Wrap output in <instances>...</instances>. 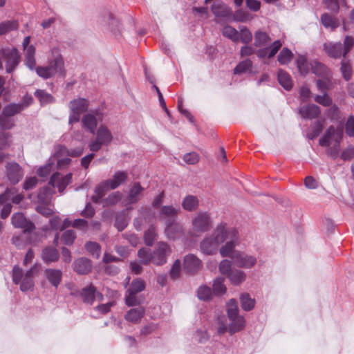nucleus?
Here are the masks:
<instances>
[{"label": "nucleus", "instance_id": "1", "mask_svg": "<svg viewBox=\"0 0 354 354\" xmlns=\"http://www.w3.org/2000/svg\"><path fill=\"white\" fill-rule=\"evenodd\" d=\"M239 243L238 231L234 227H227L224 223L216 225L212 233L205 236L200 243L201 251L206 255L219 253L227 257Z\"/></svg>", "mask_w": 354, "mask_h": 354}, {"label": "nucleus", "instance_id": "2", "mask_svg": "<svg viewBox=\"0 0 354 354\" xmlns=\"http://www.w3.org/2000/svg\"><path fill=\"white\" fill-rule=\"evenodd\" d=\"M37 263L33 265L26 272L18 266H15L12 269V281L15 284H19V288L22 292L30 290L34 287L33 276L38 271Z\"/></svg>", "mask_w": 354, "mask_h": 354}, {"label": "nucleus", "instance_id": "3", "mask_svg": "<svg viewBox=\"0 0 354 354\" xmlns=\"http://www.w3.org/2000/svg\"><path fill=\"white\" fill-rule=\"evenodd\" d=\"M57 51V50H53ZM53 60L46 66H35V71L37 75L43 79H49L59 74L62 77L65 76L64 63L63 58L57 52Z\"/></svg>", "mask_w": 354, "mask_h": 354}, {"label": "nucleus", "instance_id": "4", "mask_svg": "<svg viewBox=\"0 0 354 354\" xmlns=\"http://www.w3.org/2000/svg\"><path fill=\"white\" fill-rule=\"evenodd\" d=\"M145 288V282L141 278H136L133 279L130 283L129 287L127 289L124 301L125 304L128 306H134L141 304L145 298L140 295H138V293L143 291Z\"/></svg>", "mask_w": 354, "mask_h": 354}, {"label": "nucleus", "instance_id": "5", "mask_svg": "<svg viewBox=\"0 0 354 354\" xmlns=\"http://www.w3.org/2000/svg\"><path fill=\"white\" fill-rule=\"evenodd\" d=\"M1 58L6 62V73H12L19 65L21 56L19 50L15 48H1L0 49V59ZM3 66L1 60H0V69H3Z\"/></svg>", "mask_w": 354, "mask_h": 354}, {"label": "nucleus", "instance_id": "6", "mask_svg": "<svg viewBox=\"0 0 354 354\" xmlns=\"http://www.w3.org/2000/svg\"><path fill=\"white\" fill-rule=\"evenodd\" d=\"M192 227L193 232L197 234L209 231L212 227L210 215L206 212H198L192 219Z\"/></svg>", "mask_w": 354, "mask_h": 354}, {"label": "nucleus", "instance_id": "7", "mask_svg": "<svg viewBox=\"0 0 354 354\" xmlns=\"http://www.w3.org/2000/svg\"><path fill=\"white\" fill-rule=\"evenodd\" d=\"M113 140V136L108 127L100 126L96 132V138L91 140L88 145L91 151H99L102 146L109 145Z\"/></svg>", "mask_w": 354, "mask_h": 354}, {"label": "nucleus", "instance_id": "8", "mask_svg": "<svg viewBox=\"0 0 354 354\" xmlns=\"http://www.w3.org/2000/svg\"><path fill=\"white\" fill-rule=\"evenodd\" d=\"M88 108V101L85 98H77L70 102L69 109L71 111L69 116V124L77 122L80 120V115L85 112Z\"/></svg>", "mask_w": 354, "mask_h": 354}, {"label": "nucleus", "instance_id": "9", "mask_svg": "<svg viewBox=\"0 0 354 354\" xmlns=\"http://www.w3.org/2000/svg\"><path fill=\"white\" fill-rule=\"evenodd\" d=\"M228 257H231L234 263L239 268L249 269L252 268L257 262L255 256L234 250V249Z\"/></svg>", "mask_w": 354, "mask_h": 354}, {"label": "nucleus", "instance_id": "10", "mask_svg": "<svg viewBox=\"0 0 354 354\" xmlns=\"http://www.w3.org/2000/svg\"><path fill=\"white\" fill-rule=\"evenodd\" d=\"M171 252V249L166 242H158L152 252V263L156 266L164 265L167 262V256Z\"/></svg>", "mask_w": 354, "mask_h": 354}, {"label": "nucleus", "instance_id": "11", "mask_svg": "<svg viewBox=\"0 0 354 354\" xmlns=\"http://www.w3.org/2000/svg\"><path fill=\"white\" fill-rule=\"evenodd\" d=\"M82 301L87 305H93L95 301L100 302L104 299V295L92 284L83 288L80 293Z\"/></svg>", "mask_w": 354, "mask_h": 354}, {"label": "nucleus", "instance_id": "12", "mask_svg": "<svg viewBox=\"0 0 354 354\" xmlns=\"http://www.w3.org/2000/svg\"><path fill=\"white\" fill-rule=\"evenodd\" d=\"M342 137L343 131L342 128H335L333 126H330L319 140V145L322 147H329L332 141L340 142Z\"/></svg>", "mask_w": 354, "mask_h": 354}, {"label": "nucleus", "instance_id": "13", "mask_svg": "<svg viewBox=\"0 0 354 354\" xmlns=\"http://www.w3.org/2000/svg\"><path fill=\"white\" fill-rule=\"evenodd\" d=\"M102 120V114L99 111H90L85 114L82 119L83 127L87 129L91 133H94L97 122Z\"/></svg>", "mask_w": 354, "mask_h": 354}, {"label": "nucleus", "instance_id": "14", "mask_svg": "<svg viewBox=\"0 0 354 354\" xmlns=\"http://www.w3.org/2000/svg\"><path fill=\"white\" fill-rule=\"evenodd\" d=\"M71 173L63 176L59 172H55L52 175L49 181V184L53 187H57L58 191L62 193L64 192L67 185L71 183Z\"/></svg>", "mask_w": 354, "mask_h": 354}, {"label": "nucleus", "instance_id": "15", "mask_svg": "<svg viewBox=\"0 0 354 354\" xmlns=\"http://www.w3.org/2000/svg\"><path fill=\"white\" fill-rule=\"evenodd\" d=\"M6 174L9 181L15 185L19 182L24 176L22 168L15 162H11L6 165Z\"/></svg>", "mask_w": 354, "mask_h": 354}, {"label": "nucleus", "instance_id": "16", "mask_svg": "<svg viewBox=\"0 0 354 354\" xmlns=\"http://www.w3.org/2000/svg\"><path fill=\"white\" fill-rule=\"evenodd\" d=\"M179 210L178 207L172 205H164L160 209L158 218L160 221H164L165 225L175 222Z\"/></svg>", "mask_w": 354, "mask_h": 354}, {"label": "nucleus", "instance_id": "17", "mask_svg": "<svg viewBox=\"0 0 354 354\" xmlns=\"http://www.w3.org/2000/svg\"><path fill=\"white\" fill-rule=\"evenodd\" d=\"M165 235L169 240H175L183 235V225L177 222L168 223L165 225Z\"/></svg>", "mask_w": 354, "mask_h": 354}, {"label": "nucleus", "instance_id": "18", "mask_svg": "<svg viewBox=\"0 0 354 354\" xmlns=\"http://www.w3.org/2000/svg\"><path fill=\"white\" fill-rule=\"evenodd\" d=\"M202 267V261L194 254H187L184 258L183 268L189 273L198 272Z\"/></svg>", "mask_w": 354, "mask_h": 354}, {"label": "nucleus", "instance_id": "19", "mask_svg": "<svg viewBox=\"0 0 354 354\" xmlns=\"http://www.w3.org/2000/svg\"><path fill=\"white\" fill-rule=\"evenodd\" d=\"M12 223L15 227L24 229L25 232H31L35 228L33 223L28 221L21 213H15L12 215Z\"/></svg>", "mask_w": 354, "mask_h": 354}, {"label": "nucleus", "instance_id": "20", "mask_svg": "<svg viewBox=\"0 0 354 354\" xmlns=\"http://www.w3.org/2000/svg\"><path fill=\"white\" fill-rule=\"evenodd\" d=\"M299 113L304 119L317 118L321 113L320 108L314 104L303 106L299 109Z\"/></svg>", "mask_w": 354, "mask_h": 354}, {"label": "nucleus", "instance_id": "21", "mask_svg": "<svg viewBox=\"0 0 354 354\" xmlns=\"http://www.w3.org/2000/svg\"><path fill=\"white\" fill-rule=\"evenodd\" d=\"M138 213L139 216L133 220V225L137 230H141L145 223H149L153 215L146 207H140L138 209Z\"/></svg>", "mask_w": 354, "mask_h": 354}, {"label": "nucleus", "instance_id": "22", "mask_svg": "<svg viewBox=\"0 0 354 354\" xmlns=\"http://www.w3.org/2000/svg\"><path fill=\"white\" fill-rule=\"evenodd\" d=\"M62 276V271L59 269L47 268L44 270L45 279L55 288L60 284Z\"/></svg>", "mask_w": 354, "mask_h": 354}, {"label": "nucleus", "instance_id": "23", "mask_svg": "<svg viewBox=\"0 0 354 354\" xmlns=\"http://www.w3.org/2000/svg\"><path fill=\"white\" fill-rule=\"evenodd\" d=\"M228 319L230 320L229 333L231 335L242 330L245 326V318L239 314L228 317Z\"/></svg>", "mask_w": 354, "mask_h": 354}, {"label": "nucleus", "instance_id": "24", "mask_svg": "<svg viewBox=\"0 0 354 354\" xmlns=\"http://www.w3.org/2000/svg\"><path fill=\"white\" fill-rule=\"evenodd\" d=\"M100 24L106 29L113 32H115L120 25L119 21L109 12H105L100 16Z\"/></svg>", "mask_w": 354, "mask_h": 354}, {"label": "nucleus", "instance_id": "25", "mask_svg": "<svg viewBox=\"0 0 354 354\" xmlns=\"http://www.w3.org/2000/svg\"><path fill=\"white\" fill-rule=\"evenodd\" d=\"M12 194V189H6L3 194L0 195V203L3 206L1 213L2 218H7L11 212L12 205L10 203V198Z\"/></svg>", "mask_w": 354, "mask_h": 354}, {"label": "nucleus", "instance_id": "26", "mask_svg": "<svg viewBox=\"0 0 354 354\" xmlns=\"http://www.w3.org/2000/svg\"><path fill=\"white\" fill-rule=\"evenodd\" d=\"M324 49L326 53L333 58H339L343 55L342 45L340 42H328L324 44Z\"/></svg>", "mask_w": 354, "mask_h": 354}, {"label": "nucleus", "instance_id": "27", "mask_svg": "<svg viewBox=\"0 0 354 354\" xmlns=\"http://www.w3.org/2000/svg\"><path fill=\"white\" fill-rule=\"evenodd\" d=\"M74 270L80 274H86L91 270V261L86 258H80L74 261Z\"/></svg>", "mask_w": 354, "mask_h": 354}, {"label": "nucleus", "instance_id": "28", "mask_svg": "<svg viewBox=\"0 0 354 354\" xmlns=\"http://www.w3.org/2000/svg\"><path fill=\"white\" fill-rule=\"evenodd\" d=\"M128 178V174L124 171H118L114 173L111 179L106 180L109 184L110 189H115L120 185L126 182Z\"/></svg>", "mask_w": 354, "mask_h": 354}, {"label": "nucleus", "instance_id": "29", "mask_svg": "<svg viewBox=\"0 0 354 354\" xmlns=\"http://www.w3.org/2000/svg\"><path fill=\"white\" fill-rule=\"evenodd\" d=\"M143 187L138 182L134 183L132 187L130 188L129 195L127 196V201L129 204H133L140 200Z\"/></svg>", "mask_w": 354, "mask_h": 354}, {"label": "nucleus", "instance_id": "30", "mask_svg": "<svg viewBox=\"0 0 354 354\" xmlns=\"http://www.w3.org/2000/svg\"><path fill=\"white\" fill-rule=\"evenodd\" d=\"M24 51V64L30 71H34L36 66V49L33 45Z\"/></svg>", "mask_w": 354, "mask_h": 354}, {"label": "nucleus", "instance_id": "31", "mask_svg": "<svg viewBox=\"0 0 354 354\" xmlns=\"http://www.w3.org/2000/svg\"><path fill=\"white\" fill-rule=\"evenodd\" d=\"M145 315V308L142 306H138L130 309L125 315L124 318L128 322L138 323Z\"/></svg>", "mask_w": 354, "mask_h": 354}, {"label": "nucleus", "instance_id": "32", "mask_svg": "<svg viewBox=\"0 0 354 354\" xmlns=\"http://www.w3.org/2000/svg\"><path fill=\"white\" fill-rule=\"evenodd\" d=\"M83 153V147H77L75 149L68 150L64 146H58L55 149V156H72L79 157Z\"/></svg>", "mask_w": 354, "mask_h": 354}, {"label": "nucleus", "instance_id": "33", "mask_svg": "<svg viewBox=\"0 0 354 354\" xmlns=\"http://www.w3.org/2000/svg\"><path fill=\"white\" fill-rule=\"evenodd\" d=\"M59 253L58 250L52 247L45 248L41 253V258L46 263L55 262L59 259Z\"/></svg>", "mask_w": 354, "mask_h": 354}, {"label": "nucleus", "instance_id": "34", "mask_svg": "<svg viewBox=\"0 0 354 354\" xmlns=\"http://www.w3.org/2000/svg\"><path fill=\"white\" fill-rule=\"evenodd\" d=\"M227 277L232 284L239 286L245 281L246 274L241 270L234 268Z\"/></svg>", "mask_w": 354, "mask_h": 354}, {"label": "nucleus", "instance_id": "35", "mask_svg": "<svg viewBox=\"0 0 354 354\" xmlns=\"http://www.w3.org/2000/svg\"><path fill=\"white\" fill-rule=\"evenodd\" d=\"M157 237L158 232L156 227L154 225H151L145 232L143 240L146 245L152 246Z\"/></svg>", "mask_w": 354, "mask_h": 354}, {"label": "nucleus", "instance_id": "36", "mask_svg": "<svg viewBox=\"0 0 354 354\" xmlns=\"http://www.w3.org/2000/svg\"><path fill=\"white\" fill-rule=\"evenodd\" d=\"M107 183V180H104L95 188V195L92 196V201L94 203H98L104 196L107 190L110 189L109 184Z\"/></svg>", "mask_w": 354, "mask_h": 354}, {"label": "nucleus", "instance_id": "37", "mask_svg": "<svg viewBox=\"0 0 354 354\" xmlns=\"http://www.w3.org/2000/svg\"><path fill=\"white\" fill-rule=\"evenodd\" d=\"M270 41V36L266 32L259 30L254 32V45L256 47L266 46Z\"/></svg>", "mask_w": 354, "mask_h": 354}, {"label": "nucleus", "instance_id": "38", "mask_svg": "<svg viewBox=\"0 0 354 354\" xmlns=\"http://www.w3.org/2000/svg\"><path fill=\"white\" fill-rule=\"evenodd\" d=\"M182 206L184 209L189 212H193L196 209L198 206V200L194 196L188 195L183 199Z\"/></svg>", "mask_w": 354, "mask_h": 354}, {"label": "nucleus", "instance_id": "39", "mask_svg": "<svg viewBox=\"0 0 354 354\" xmlns=\"http://www.w3.org/2000/svg\"><path fill=\"white\" fill-rule=\"evenodd\" d=\"M34 94L42 106L53 103L55 101L53 96L44 90L37 89Z\"/></svg>", "mask_w": 354, "mask_h": 354}, {"label": "nucleus", "instance_id": "40", "mask_svg": "<svg viewBox=\"0 0 354 354\" xmlns=\"http://www.w3.org/2000/svg\"><path fill=\"white\" fill-rule=\"evenodd\" d=\"M22 111L19 103H10L3 107L2 114L10 118L21 113Z\"/></svg>", "mask_w": 354, "mask_h": 354}, {"label": "nucleus", "instance_id": "41", "mask_svg": "<svg viewBox=\"0 0 354 354\" xmlns=\"http://www.w3.org/2000/svg\"><path fill=\"white\" fill-rule=\"evenodd\" d=\"M279 83L286 89L290 90L292 86V82L290 75L284 71L279 70L278 71Z\"/></svg>", "mask_w": 354, "mask_h": 354}, {"label": "nucleus", "instance_id": "42", "mask_svg": "<svg viewBox=\"0 0 354 354\" xmlns=\"http://www.w3.org/2000/svg\"><path fill=\"white\" fill-rule=\"evenodd\" d=\"M129 218L124 211L118 212L115 215V227L118 231H122L128 225Z\"/></svg>", "mask_w": 354, "mask_h": 354}, {"label": "nucleus", "instance_id": "43", "mask_svg": "<svg viewBox=\"0 0 354 354\" xmlns=\"http://www.w3.org/2000/svg\"><path fill=\"white\" fill-rule=\"evenodd\" d=\"M18 21L16 20L5 21L0 24V35H6L8 32L18 28Z\"/></svg>", "mask_w": 354, "mask_h": 354}, {"label": "nucleus", "instance_id": "44", "mask_svg": "<svg viewBox=\"0 0 354 354\" xmlns=\"http://www.w3.org/2000/svg\"><path fill=\"white\" fill-rule=\"evenodd\" d=\"M321 21L325 28H330L332 30H335L339 25L337 20L327 13L321 16Z\"/></svg>", "mask_w": 354, "mask_h": 354}, {"label": "nucleus", "instance_id": "45", "mask_svg": "<svg viewBox=\"0 0 354 354\" xmlns=\"http://www.w3.org/2000/svg\"><path fill=\"white\" fill-rule=\"evenodd\" d=\"M242 308L245 311H250L254 308L255 300L250 297L248 293H243L240 297Z\"/></svg>", "mask_w": 354, "mask_h": 354}, {"label": "nucleus", "instance_id": "46", "mask_svg": "<svg viewBox=\"0 0 354 354\" xmlns=\"http://www.w3.org/2000/svg\"><path fill=\"white\" fill-rule=\"evenodd\" d=\"M138 257L140 262L143 265H148L149 263H152V252L149 249L140 248L138 251Z\"/></svg>", "mask_w": 354, "mask_h": 354}, {"label": "nucleus", "instance_id": "47", "mask_svg": "<svg viewBox=\"0 0 354 354\" xmlns=\"http://www.w3.org/2000/svg\"><path fill=\"white\" fill-rule=\"evenodd\" d=\"M252 67V62L246 59L241 62L234 68V74H243L247 72H250Z\"/></svg>", "mask_w": 354, "mask_h": 354}, {"label": "nucleus", "instance_id": "48", "mask_svg": "<svg viewBox=\"0 0 354 354\" xmlns=\"http://www.w3.org/2000/svg\"><path fill=\"white\" fill-rule=\"evenodd\" d=\"M225 279L223 277H218L214 280L213 291L216 295H223L226 292V286L224 284Z\"/></svg>", "mask_w": 354, "mask_h": 354}, {"label": "nucleus", "instance_id": "49", "mask_svg": "<svg viewBox=\"0 0 354 354\" xmlns=\"http://www.w3.org/2000/svg\"><path fill=\"white\" fill-rule=\"evenodd\" d=\"M222 34L233 41H238L239 40V32L230 26H224L222 29Z\"/></svg>", "mask_w": 354, "mask_h": 354}, {"label": "nucleus", "instance_id": "50", "mask_svg": "<svg viewBox=\"0 0 354 354\" xmlns=\"http://www.w3.org/2000/svg\"><path fill=\"white\" fill-rule=\"evenodd\" d=\"M216 330L218 335H223L225 332H229V324L227 322V319L225 316L218 317L216 322Z\"/></svg>", "mask_w": 354, "mask_h": 354}, {"label": "nucleus", "instance_id": "51", "mask_svg": "<svg viewBox=\"0 0 354 354\" xmlns=\"http://www.w3.org/2000/svg\"><path fill=\"white\" fill-rule=\"evenodd\" d=\"M322 77L323 78L317 80V88L321 93H326V91L330 89L331 84L329 73Z\"/></svg>", "mask_w": 354, "mask_h": 354}, {"label": "nucleus", "instance_id": "52", "mask_svg": "<svg viewBox=\"0 0 354 354\" xmlns=\"http://www.w3.org/2000/svg\"><path fill=\"white\" fill-rule=\"evenodd\" d=\"M312 72L317 76L323 77L329 73L328 68L322 64L315 62L311 64Z\"/></svg>", "mask_w": 354, "mask_h": 354}, {"label": "nucleus", "instance_id": "53", "mask_svg": "<svg viewBox=\"0 0 354 354\" xmlns=\"http://www.w3.org/2000/svg\"><path fill=\"white\" fill-rule=\"evenodd\" d=\"M297 65L301 75H306L308 73L310 67L306 58L303 55H299L297 59Z\"/></svg>", "mask_w": 354, "mask_h": 354}, {"label": "nucleus", "instance_id": "54", "mask_svg": "<svg viewBox=\"0 0 354 354\" xmlns=\"http://www.w3.org/2000/svg\"><path fill=\"white\" fill-rule=\"evenodd\" d=\"M86 250L94 257L98 259L101 254V247L96 242H88L85 245Z\"/></svg>", "mask_w": 354, "mask_h": 354}, {"label": "nucleus", "instance_id": "55", "mask_svg": "<svg viewBox=\"0 0 354 354\" xmlns=\"http://www.w3.org/2000/svg\"><path fill=\"white\" fill-rule=\"evenodd\" d=\"M212 292L209 287L203 285L198 288L197 291V296L199 299L203 301H208L212 298Z\"/></svg>", "mask_w": 354, "mask_h": 354}, {"label": "nucleus", "instance_id": "56", "mask_svg": "<svg viewBox=\"0 0 354 354\" xmlns=\"http://www.w3.org/2000/svg\"><path fill=\"white\" fill-rule=\"evenodd\" d=\"M122 198V194L120 192H115L109 194L105 199L103 200V206H110L116 204Z\"/></svg>", "mask_w": 354, "mask_h": 354}, {"label": "nucleus", "instance_id": "57", "mask_svg": "<svg viewBox=\"0 0 354 354\" xmlns=\"http://www.w3.org/2000/svg\"><path fill=\"white\" fill-rule=\"evenodd\" d=\"M293 54L288 48H283L278 56L281 64H286L291 62Z\"/></svg>", "mask_w": 354, "mask_h": 354}, {"label": "nucleus", "instance_id": "58", "mask_svg": "<svg viewBox=\"0 0 354 354\" xmlns=\"http://www.w3.org/2000/svg\"><path fill=\"white\" fill-rule=\"evenodd\" d=\"M322 95H316L314 96L315 102L321 104L323 106H330L333 104L332 98L327 94V93H322Z\"/></svg>", "mask_w": 354, "mask_h": 354}, {"label": "nucleus", "instance_id": "59", "mask_svg": "<svg viewBox=\"0 0 354 354\" xmlns=\"http://www.w3.org/2000/svg\"><path fill=\"white\" fill-rule=\"evenodd\" d=\"M322 129H323L322 124H321L320 122H319V121L315 122L310 126V131L309 133H308V135H307L308 138L310 140H313L314 138H315L317 136H318L319 135V133L322 131Z\"/></svg>", "mask_w": 354, "mask_h": 354}, {"label": "nucleus", "instance_id": "60", "mask_svg": "<svg viewBox=\"0 0 354 354\" xmlns=\"http://www.w3.org/2000/svg\"><path fill=\"white\" fill-rule=\"evenodd\" d=\"M340 113L339 107L335 104L330 106L326 112L327 117L333 121H338L340 118Z\"/></svg>", "mask_w": 354, "mask_h": 354}, {"label": "nucleus", "instance_id": "61", "mask_svg": "<svg viewBox=\"0 0 354 354\" xmlns=\"http://www.w3.org/2000/svg\"><path fill=\"white\" fill-rule=\"evenodd\" d=\"M212 10L218 17L225 16L227 13L226 8L221 1L214 2L212 6Z\"/></svg>", "mask_w": 354, "mask_h": 354}, {"label": "nucleus", "instance_id": "62", "mask_svg": "<svg viewBox=\"0 0 354 354\" xmlns=\"http://www.w3.org/2000/svg\"><path fill=\"white\" fill-rule=\"evenodd\" d=\"M76 238V234L73 230H68L65 231L62 235L61 240L65 245H70L73 244V241Z\"/></svg>", "mask_w": 354, "mask_h": 354}, {"label": "nucleus", "instance_id": "63", "mask_svg": "<svg viewBox=\"0 0 354 354\" xmlns=\"http://www.w3.org/2000/svg\"><path fill=\"white\" fill-rule=\"evenodd\" d=\"M54 169V160L52 158L49 160V162L44 166L41 167L37 170V174L41 177L47 176L51 171Z\"/></svg>", "mask_w": 354, "mask_h": 354}, {"label": "nucleus", "instance_id": "64", "mask_svg": "<svg viewBox=\"0 0 354 354\" xmlns=\"http://www.w3.org/2000/svg\"><path fill=\"white\" fill-rule=\"evenodd\" d=\"M345 132L349 137L354 136V116L353 115H350L346 120Z\"/></svg>", "mask_w": 354, "mask_h": 354}]
</instances>
